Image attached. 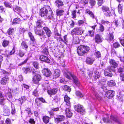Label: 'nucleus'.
Segmentation results:
<instances>
[{
    "instance_id": "29",
    "label": "nucleus",
    "mask_w": 124,
    "mask_h": 124,
    "mask_svg": "<svg viewBox=\"0 0 124 124\" xmlns=\"http://www.w3.org/2000/svg\"><path fill=\"white\" fill-rule=\"evenodd\" d=\"M43 122L46 124L48 123L49 121V118L48 117L46 116H43Z\"/></svg>"
},
{
    "instance_id": "10",
    "label": "nucleus",
    "mask_w": 124,
    "mask_h": 124,
    "mask_svg": "<svg viewBox=\"0 0 124 124\" xmlns=\"http://www.w3.org/2000/svg\"><path fill=\"white\" fill-rule=\"evenodd\" d=\"M43 75L46 77H49L52 74L50 70L48 69L44 68L42 70Z\"/></svg>"
},
{
    "instance_id": "15",
    "label": "nucleus",
    "mask_w": 124,
    "mask_h": 124,
    "mask_svg": "<svg viewBox=\"0 0 124 124\" xmlns=\"http://www.w3.org/2000/svg\"><path fill=\"white\" fill-rule=\"evenodd\" d=\"M43 29L45 31L47 36L48 37H50L52 33L50 29L46 27H44Z\"/></svg>"
},
{
    "instance_id": "36",
    "label": "nucleus",
    "mask_w": 124,
    "mask_h": 124,
    "mask_svg": "<svg viewBox=\"0 0 124 124\" xmlns=\"http://www.w3.org/2000/svg\"><path fill=\"white\" fill-rule=\"evenodd\" d=\"M25 100V98L24 96L22 97L19 99V102L21 104H22V103L24 102Z\"/></svg>"
},
{
    "instance_id": "43",
    "label": "nucleus",
    "mask_w": 124,
    "mask_h": 124,
    "mask_svg": "<svg viewBox=\"0 0 124 124\" xmlns=\"http://www.w3.org/2000/svg\"><path fill=\"white\" fill-rule=\"evenodd\" d=\"M33 65L34 67L36 69H38L39 68L38 63L37 62L34 61L33 63Z\"/></svg>"
},
{
    "instance_id": "45",
    "label": "nucleus",
    "mask_w": 124,
    "mask_h": 124,
    "mask_svg": "<svg viewBox=\"0 0 124 124\" xmlns=\"http://www.w3.org/2000/svg\"><path fill=\"white\" fill-rule=\"evenodd\" d=\"M101 9L103 11L107 12L109 11V9L108 7L103 6L101 8Z\"/></svg>"
},
{
    "instance_id": "3",
    "label": "nucleus",
    "mask_w": 124,
    "mask_h": 124,
    "mask_svg": "<svg viewBox=\"0 0 124 124\" xmlns=\"http://www.w3.org/2000/svg\"><path fill=\"white\" fill-rule=\"evenodd\" d=\"M5 96H3L2 93L0 92V102L1 104L3 105L5 104L6 97L7 99L8 100H9L7 97H8L9 99L11 98L12 97V95L10 92H8L7 93H5Z\"/></svg>"
},
{
    "instance_id": "50",
    "label": "nucleus",
    "mask_w": 124,
    "mask_h": 124,
    "mask_svg": "<svg viewBox=\"0 0 124 124\" xmlns=\"http://www.w3.org/2000/svg\"><path fill=\"white\" fill-rule=\"evenodd\" d=\"M77 11L76 10H74L72 12V18H75L76 17V13Z\"/></svg>"
},
{
    "instance_id": "20",
    "label": "nucleus",
    "mask_w": 124,
    "mask_h": 124,
    "mask_svg": "<svg viewBox=\"0 0 124 124\" xmlns=\"http://www.w3.org/2000/svg\"><path fill=\"white\" fill-rule=\"evenodd\" d=\"M100 74L99 72L97 70L94 71V73L93 74V78L94 79H96L100 77Z\"/></svg>"
},
{
    "instance_id": "54",
    "label": "nucleus",
    "mask_w": 124,
    "mask_h": 124,
    "mask_svg": "<svg viewBox=\"0 0 124 124\" xmlns=\"http://www.w3.org/2000/svg\"><path fill=\"white\" fill-rule=\"evenodd\" d=\"M24 53L21 50L19 51L18 55L20 57H23L24 55Z\"/></svg>"
},
{
    "instance_id": "22",
    "label": "nucleus",
    "mask_w": 124,
    "mask_h": 124,
    "mask_svg": "<svg viewBox=\"0 0 124 124\" xmlns=\"http://www.w3.org/2000/svg\"><path fill=\"white\" fill-rule=\"evenodd\" d=\"M60 74V71L58 69H56L54 70V77L56 78H58Z\"/></svg>"
},
{
    "instance_id": "11",
    "label": "nucleus",
    "mask_w": 124,
    "mask_h": 124,
    "mask_svg": "<svg viewBox=\"0 0 124 124\" xmlns=\"http://www.w3.org/2000/svg\"><path fill=\"white\" fill-rule=\"evenodd\" d=\"M114 91L112 90H108L105 93L106 96L109 99L111 98L114 95Z\"/></svg>"
},
{
    "instance_id": "2",
    "label": "nucleus",
    "mask_w": 124,
    "mask_h": 124,
    "mask_svg": "<svg viewBox=\"0 0 124 124\" xmlns=\"http://www.w3.org/2000/svg\"><path fill=\"white\" fill-rule=\"evenodd\" d=\"M64 75L67 78L69 79H71V77L73 79V82L75 84L78 86L79 85L80 83L78 78L71 73L67 70L65 72Z\"/></svg>"
},
{
    "instance_id": "8",
    "label": "nucleus",
    "mask_w": 124,
    "mask_h": 124,
    "mask_svg": "<svg viewBox=\"0 0 124 124\" xmlns=\"http://www.w3.org/2000/svg\"><path fill=\"white\" fill-rule=\"evenodd\" d=\"M74 107L75 110L80 114L83 115L85 113V109L82 105L78 104L75 105Z\"/></svg>"
},
{
    "instance_id": "14",
    "label": "nucleus",
    "mask_w": 124,
    "mask_h": 124,
    "mask_svg": "<svg viewBox=\"0 0 124 124\" xmlns=\"http://www.w3.org/2000/svg\"><path fill=\"white\" fill-rule=\"evenodd\" d=\"M107 35L106 38V39L108 40H111L113 39L114 37L112 33L109 32V30L107 32Z\"/></svg>"
},
{
    "instance_id": "61",
    "label": "nucleus",
    "mask_w": 124,
    "mask_h": 124,
    "mask_svg": "<svg viewBox=\"0 0 124 124\" xmlns=\"http://www.w3.org/2000/svg\"><path fill=\"white\" fill-rule=\"evenodd\" d=\"M7 124H11V122L10 119L9 118H7L5 121Z\"/></svg>"
},
{
    "instance_id": "34",
    "label": "nucleus",
    "mask_w": 124,
    "mask_h": 124,
    "mask_svg": "<svg viewBox=\"0 0 124 124\" xmlns=\"http://www.w3.org/2000/svg\"><path fill=\"white\" fill-rule=\"evenodd\" d=\"M104 74L105 76L109 77H111L112 74L108 72V71L107 70H105L104 71Z\"/></svg>"
},
{
    "instance_id": "62",
    "label": "nucleus",
    "mask_w": 124,
    "mask_h": 124,
    "mask_svg": "<svg viewBox=\"0 0 124 124\" xmlns=\"http://www.w3.org/2000/svg\"><path fill=\"white\" fill-rule=\"evenodd\" d=\"M104 29L103 26L101 24L100 27V30L101 31V32H103L104 31Z\"/></svg>"
},
{
    "instance_id": "25",
    "label": "nucleus",
    "mask_w": 124,
    "mask_h": 124,
    "mask_svg": "<svg viewBox=\"0 0 124 124\" xmlns=\"http://www.w3.org/2000/svg\"><path fill=\"white\" fill-rule=\"evenodd\" d=\"M109 62L112 67L115 68L116 67V63L115 61L112 59H110L109 61Z\"/></svg>"
},
{
    "instance_id": "19",
    "label": "nucleus",
    "mask_w": 124,
    "mask_h": 124,
    "mask_svg": "<svg viewBox=\"0 0 124 124\" xmlns=\"http://www.w3.org/2000/svg\"><path fill=\"white\" fill-rule=\"evenodd\" d=\"M95 59L92 58L88 57L87 58L86 62L87 63L92 64Z\"/></svg>"
},
{
    "instance_id": "24",
    "label": "nucleus",
    "mask_w": 124,
    "mask_h": 124,
    "mask_svg": "<svg viewBox=\"0 0 124 124\" xmlns=\"http://www.w3.org/2000/svg\"><path fill=\"white\" fill-rule=\"evenodd\" d=\"M95 42L97 43H99L102 41L101 38L99 35L98 34L95 36Z\"/></svg>"
},
{
    "instance_id": "17",
    "label": "nucleus",
    "mask_w": 124,
    "mask_h": 124,
    "mask_svg": "<svg viewBox=\"0 0 124 124\" xmlns=\"http://www.w3.org/2000/svg\"><path fill=\"white\" fill-rule=\"evenodd\" d=\"M8 80V78L7 77H5L1 79L0 80V85L2 84L3 85H5L7 82Z\"/></svg>"
},
{
    "instance_id": "53",
    "label": "nucleus",
    "mask_w": 124,
    "mask_h": 124,
    "mask_svg": "<svg viewBox=\"0 0 124 124\" xmlns=\"http://www.w3.org/2000/svg\"><path fill=\"white\" fill-rule=\"evenodd\" d=\"M29 123L31 124H35V121L32 118H30L29 121Z\"/></svg>"
},
{
    "instance_id": "26",
    "label": "nucleus",
    "mask_w": 124,
    "mask_h": 124,
    "mask_svg": "<svg viewBox=\"0 0 124 124\" xmlns=\"http://www.w3.org/2000/svg\"><path fill=\"white\" fill-rule=\"evenodd\" d=\"M21 46L22 48L24 49L25 50H27L28 47V46L24 41H23L21 43Z\"/></svg>"
},
{
    "instance_id": "21",
    "label": "nucleus",
    "mask_w": 124,
    "mask_h": 124,
    "mask_svg": "<svg viewBox=\"0 0 124 124\" xmlns=\"http://www.w3.org/2000/svg\"><path fill=\"white\" fill-rule=\"evenodd\" d=\"M55 3L56 6L59 8L62 6L63 5V2L60 0L56 1Z\"/></svg>"
},
{
    "instance_id": "52",
    "label": "nucleus",
    "mask_w": 124,
    "mask_h": 124,
    "mask_svg": "<svg viewBox=\"0 0 124 124\" xmlns=\"http://www.w3.org/2000/svg\"><path fill=\"white\" fill-rule=\"evenodd\" d=\"M88 0H81L80 1L81 3L84 5L88 3Z\"/></svg>"
},
{
    "instance_id": "32",
    "label": "nucleus",
    "mask_w": 124,
    "mask_h": 124,
    "mask_svg": "<svg viewBox=\"0 0 124 124\" xmlns=\"http://www.w3.org/2000/svg\"><path fill=\"white\" fill-rule=\"evenodd\" d=\"M64 11L63 10H57L56 11V14L57 16H61L63 15Z\"/></svg>"
},
{
    "instance_id": "31",
    "label": "nucleus",
    "mask_w": 124,
    "mask_h": 124,
    "mask_svg": "<svg viewBox=\"0 0 124 124\" xmlns=\"http://www.w3.org/2000/svg\"><path fill=\"white\" fill-rule=\"evenodd\" d=\"M85 12L86 13H87L90 15L91 17L92 18L94 17V16L93 13L91 11L87 9L86 10Z\"/></svg>"
},
{
    "instance_id": "23",
    "label": "nucleus",
    "mask_w": 124,
    "mask_h": 124,
    "mask_svg": "<svg viewBox=\"0 0 124 124\" xmlns=\"http://www.w3.org/2000/svg\"><path fill=\"white\" fill-rule=\"evenodd\" d=\"M66 115L67 117H70L72 116V113L69 108H66L65 110Z\"/></svg>"
},
{
    "instance_id": "37",
    "label": "nucleus",
    "mask_w": 124,
    "mask_h": 124,
    "mask_svg": "<svg viewBox=\"0 0 124 124\" xmlns=\"http://www.w3.org/2000/svg\"><path fill=\"white\" fill-rule=\"evenodd\" d=\"M21 21V20L20 19L18 18H16L13 21V24L15 23H18Z\"/></svg>"
},
{
    "instance_id": "38",
    "label": "nucleus",
    "mask_w": 124,
    "mask_h": 124,
    "mask_svg": "<svg viewBox=\"0 0 124 124\" xmlns=\"http://www.w3.org/2000/svg\"><path fill=\"white\" fill-rule=\"evenodd\" d=\"M94 55L97 58H99L101 56V54L100 52L99 51H97L95 53Z\"/></svg>"
},
{
    "instance_id": "6",
    "label": "nucleus",
    "mask_w": 124,
    "mask_h": 124,
    "mask_svg": "<svg viewBox=\"0 0 124 124\" xmlns=\"http://www.w3.org/2000/svg\"><path fill=\"white\" fill-rule=\"evenodd\" d=\"M84 31L82 28L77 27L72 30L71 31V34L72 35L74 34L78 35H81L83 33Z\"/></svg>"
},
{
    "instance_id": "56",
    "label": "nucleus",
    "mask_w": 124,
    "mask_h": 124,
    "mask_svg": "<svg viewBox=\"0 0 124 124\" xmlns=\"http://www.w3.org/2000/svg\"><path fill=\"white\" fill-rule=\"evenodd\" d=\"M101 88H102L103 90H105L107 89V87L105 85H102L101 86Z\"/></svg>"
},
{
    "instance_id": "64",
    "label": "nucleus",
    "mask_w": 124,
    "mask_h": 124,
    "mask_svg": "<svg viewBox=\"0 0 124 124\" xmlns=\"http://www.w3.org/2000/svg\"><path fill=\"white\" fill-rule=\"evenodd\" d=\"M120 40L121 44L124 46V37L123 38V39H120Z\"/></svg>"
},
{
    "instance_id": "7",
    "label": "nucleus",
    "mask_w": 124,
    "mask_h": 124,
    "mask_svg": "<svg viewBox=\"0 0 124 124\" xmlns=\"http://www.w3.org/2000/svg\"><path fill=\"white\" fill-rule=\"evenodd\" d=\"M33 73L34 76L32 78V82L35 84H38L41 79V77L39 74H37L33 72Z\"/></svg>"
},
{
    "instance_id": "51",
    "label": "nucleus",
    "mask_w": 124,
    "mask_h": 124,
    "mask_svg": "<svg viewBox=\"0 0 124 124\" xmlns=\"http://www.w3.org/2000/svg\"><path fill=\"white\" fill-rule=\"evenodd\" d=\"M54 38L56 39L57 41H61L62 42H64V40L61 38L60 36H54Z\"/></svg>"
},
{
    "instance_id": "9",
    "label": "nucleus",
    "mask_w": 124,
    "mask_h": 124,
    "mask_svg": "<svg viewBox=\"0 0 124 124\" xmlns=\"http://www.w3.org/2000/svg\"><path fill=\"white\" fill-rule=\"evenodd\" d=\"M34 32L36 34L40 36H43L44 33L42 30H39L37 27H35Z\"/></svg>"
},
{
    "instance_id": "12",
    "label": "nucleus",
    "mask_w": 124,
    "mask_h": 124,
    "mask_svg": "<svg viewBox=\"0 0 124 124\" xmlns=\"http://www.w3.org/2000/svg\"><path fill=\"white\" fill-rule=\"evenodd\" d=\"M55 121L58 123L60 122L63 121L65 118L64 116L62 115H58L57 117H54Z\"/></svg>"
},
{
    "instance_id": "33",
    "label": "nucleus",
    "mask_w": 124,
    "mask_h": 124,
    "mask_svg": "<svg viewBox=\"0 0 124 124\" xmlns=\"http://www.w3.org/2000/svg\"><path fill=\"white\" fill-rule=\"evenodd\" d=\"M108 85L110 86H112L116 85L115 83L113 80H111L108 83Z\"/></svg>"
},
{
    "instance_id": "44",
    "label": "nucleus",
    "mask_w": 124,
    "mask_h": 124,
    "mask_svg": "<svg viewBox=\"0 0 124 124\" xmlns=\"http://www.w3.org/2000/svg\"><path fill=\"white\" fill-rule=\"evenodd\" d=\"M69 24L71 27H73L74 26L75 23L72 20H70L69 22Z\"/></svg>"
},
{
    "instance_id": "5",
    "label": "nucleus",
    "mask_w": 124,
    "mask_h": 124,
    "mask_svg": "<svg viewBox=\"0 0 124 124\" xmlns=\"http://www.w3.org/2000/svg\"><path fill=\"white\" fill-rule=\"evenodd\" d=\"M109 115H108L107 117H104L103 118V121L105 123H114V122H116V117L113 115H111L110 116V120H109Z\"/></svg>"
},
{
    "instance_id": "30",
    "label": "nucleus",
    "mask_w": 124,
    "mask_h": 124,
    "mask_svg": "<svg viewBox=\"0 0 124 124\" xmlns=\"http://www.w3.org/2000/svg\"><path fill=\"white\" fill-rule=\"evenodd\" d=\"M9 43V41L5 40H3L2 44L3 47H5L8 45Z\"/></svg>"
},
{
    "instance_id": "16",
    "label": "nucleus",
    "mask_w": 124,
    "mask_h": 124,
    "mask_svg": "<svg viewBox=\"0 0 124 124\" xmlns=\"http://www.w3.org/2000/svg\"><path fill=\"white\" fill-rule=\"evenodd\" d=\"M39 58L41 61L47 63H49L50 62L49 59L47 57L44 55L40 56Z\"/></svg>"
},
{
    "instance_id": "49",
    "label": "nucleus",
    "mask_w": 124,
    "mask_h": 124,
    "mask_svg": "<svg viewBox=\"0 0 124 124\" xmlns=\"http://www.w3.org/2000/svg\"><path fill=\"white\" fill-rule=\"evenodd\" d=\"M94 31L93 30L89 31H88V34L89 36L92 37L94 35Z\"/></svg>"
},
{
    "instance_id": "57",
    "label": "nucleus",
    "mask_w": 124,
    "mask_h": 124,
    "mask_svg": "<svg viewBox=\"0 0 124 124\" xmlns=\"http://www.w3.org/2000/svg\"><path fill=\"white\" fill-rule=\"evenodd\" d=\"M25 111L29 115H31L32 114V113L31 112V109L30 108H27L26 109Z\"/></svg>"
},
{
    "instance_id": "1",
    "label": "nucleus",
    "mask_w": 124,
    "mask_h": 124,
    "mask_svg": "<svg viewBox=\"0 0 124 124\" xmlns=\"http://www.w3.org/2000/svg\"><path fill=\"white\" fill-rule=\"evenodd\" d=\"M40 14L42 17L46 16L47 18L52 19L53 17V13L49 6H47L41 9Z\"/></svg>"
},
{
    "instance_id": "42",
    "label": "nucleus",
    "mask_w": 124,
    "mask_h": 124,
    "mask_svg": "<svg viewBox=\"0 0 124 124\" xmlns=\"http://www.w3.org/2000/svg\"><path fill=\"white\" fill-rule=\"evenodd\" d=\"M63 88L65 90H67L68 92L71 91V89L70 87L67 85H65L63 87Z\"/></svg>"
},
{
    "instance_id": "63",
    "label": "nucleus",
    "mask_w": 124,
    "mask_h": 124,
    "mask_svg": "<svg viewBox=\"0 0 124 124\" xmlns=\"http://www.w3.org/2000/svg\"><path fill=\"white\" fill-rule=\"evenodd\" d=\"M120 77L121 80L124 81V74H120Z\"/></svg>"
},
{
    "instance_id": "4",
    "label": "nucleus",
    "mask_w": 124,
    "mask_h": 124,
    "mask_svg": "<svg viewBox=\"0 0 124 124\" xmlns=\"http://www.w3.org/2000/svg\"><path fill=\"white\" fill-rule=\"evenodd\" d=\"M77 53L79 55H83L86 53V51H88L89 49V47L87 46H81L77 48Z\"/></svg>"
},
{
    "instance_id": "41",
    "label": "nucleus",
    "mask_w": 124,
    "mask_h": 124,
    "mask_svg": "<svg viewBox=\"0 0 124 124\" xmlns=\"http://www.w3.org/2000/svg\"><path fill=\"white\" fill-rule=\"evenodd\" d=\"M76 94L77 96L80 97H83V95L79 91H77Z\"/></svg>"
},
{
    "instance_id": "35",
    "label": "nucleus",
    "mask_w": 124,
    "mask_h": 124,
    "mask_svg": "<svg viewBox=\"0 0 124 124\" xmlns=\"http://www.w3.org/2000/svg\"><path fill=\"white\" fill-rule=\"evenodd\" d=\"M13 10L15 12L16 11L21 12L22 10V9L20 7L16 6L13 8Z\"/></svg>"
},
{
    "instance_id": "48",
    "label": "nucleus",
    "mask_w": 124,
    "mask_h": 124,
    "mask_svg": "<svg viewBox=\"0 0 124 124\" xmlns=\"http://www.w3.org/2000/svg\"><path fill=\"white\" fill-rule=\"evenodd\" d=\"M122 7L121 6V5L120 4H119L118 7V11L119 13L120 14H121L122 13Z\"/></svg>"
},
{
    "instance_id": "28",
    "label": "nucleus",
    "mask_w": 124,
    "mask_h": 124,
    "mask_svg": "<svg viewBox=\"0 0 124 124\" xmlns=\"http://www.w3.org/2000/svg\"><path fill=\"white\" fill-rule=\"evenodd\" d=\"M3 112L4 115L5 116H8L9 115L10 112L9 109L8 108H4Z\"/></svg>"
},
{
    "instance_id": "47",
    "label": "nucleus",
    "mask_w": 124,
    "mask_h": 124,
    "mask_svg": "<svg viewBox=\"0 0 124 124\" xmlns=\"http://www.w3.org/2000/svg\"><path fill=\"white\" fill-rule=\"evenodd\" d=\"M33 94L35 96H38V93L37 88L35 89L33 92Z\"/></svg>"
},
{
    "instance_id": "40",
    "label": "nucleus",
    "mask_w": 124,
    "mask_h": 124,
    "mask_svg": "<svg viewBox=\"0 0 124 124\" xmlns=\"http://www.w3.org/2000/svg\"><path fill=\"white\" fill-rule=\"evenodd\" d=\"M29 36L30 37L31 40V41H32V42L34 43V41L35 39L33 35L31 33L29 32L28 33Z\"/></svg>"
},
{
    "instance_id": "39",
    "label": "nucleus",
    "mask_w": 124,
    "mask_h": 124,
    "mask_svg": "<svg viewBox=\"0 0 124 124\" xmlns=\"http://www.w3.org/2000/svg\"><path fill=\"white\" fill-rule=\"evenodd\" d=\"M14 31V29L13 28H9L7 32L9 35H11L13 33Z\"/></svg>"
},
{
    "instance_id": "46",
    "label": "nucleus",
    "mask_w": 124,
    "mask_h": 124,
    "mask_svg": "<svg viewBox=\"0 0 124 124\" xmlns=\"http://www.w3.org/2000/svg\"><path fill=\"white\" fill-rule=\"evenodd\" d=\"M42 52L46 54H47L48 53L47 49L46 47H45L43 49L42 51Z\"/></svg>"
},
{
    "instance_id": "27",
    "label": "nucleus",
    "mask_w": 124,
    "mask_h": 124,
    "mask_svg": "<svg viewBox=\"0 0 124 124\" xmlns=\"http://www.w3.org/2000/svg\"><path fill=\"white\" fill-rule=\"evenodd\" d=\"M43 23V22L40 20L38 21L36 23V27L37 28L42 27Z\"/></svg>"
},
{
    "instance_id": "13",
    "label": "nucleus",
    "mask_w": 124,
    "mask_h": 124,
    "mask_svg": "<svg viewBox=\"0 0 124 124\" xmlns=\"http://www.w3.org/2000/svg\"><path fill=\"white\" fill-rule=\"evenodd\" d=\"M58 90V88H54L47 91V93L50 96L55 94Z\"/></svg>"
},
{
    "instance_id": "60",
    "label": "nucleus",
    "mask_w": 124,
    "mask_h": 124,
    "mask_svg": "<svg viewBox=\"0 0 124 124\" xmlns=\"http://www.w3.org/2000/svg\"><path fill=\"white\" fill-rule=\"evenodd\" d=\"M4 4L5 6L6 7L10 8L11 7L10 4L6 1L4 3Z\"/></svg>"
},
{
    "instance_id": "59",
    "label": "nucleus",
    "mask_w": 124,
    "mask_h": 124,
    "mask_svg": "<svg viewBox=\"0 0 124 124\" xmlns=\"http://www.w3.org/2000/svg\"><path fill=\"white\" fill-rule=\"evenodd\" d=\"M118 72L120 73L121 74H123V73L124 72L123 68H120L118 70Z\"/></svg>"
},
{
    "instance_id": "55",
    "label": "nucleus",
    "mask_w": 124,
    "mask_h": 124,
    "mask_svg": "<svg viewBox=\"0 0 124 124\" xmlns=\"http://www.w3.org/2000/svg\"><path fill=\"white\" fill-rule=\"evenodd\" d=\"M89 3L91 6H93L94 5L95 3V0H90Z\"/></svg>"
},
{
    "instance_id": "18",
    "label": "nucleus",
    "mask_w": 124,
    "mask_h": 124,
    "mask_svg": "<svg viewBox=\"0 0 124 124\" xmlns=\"http://www.w3.org/2000/svg\"><path fill=\"white\" fill-rule=\"evenodd\" d=\"M64 101L66 102V105H67L70 106V99L67 95H66L64 96Z\"/></svg>"
},
{
    "instance_id": "58",
    "label": "nucleus",
    "mask_w": 124,
    "mask_h": 124,
    "mask_svg": "<svg viewBox=\"0 0 124 124\" xmlns=\"http://www.w3.org/2000/svg\"><path fill=\"white\" fill-rule=\"evenodd\" d=\"M28 60V58H27L23 62H22L20 63H19L18 65V66H20L26 63L27 61Z\"/></svg>"
}]
</instances>
